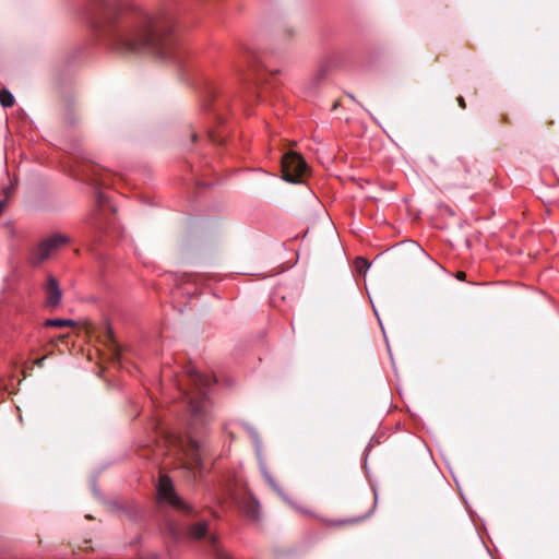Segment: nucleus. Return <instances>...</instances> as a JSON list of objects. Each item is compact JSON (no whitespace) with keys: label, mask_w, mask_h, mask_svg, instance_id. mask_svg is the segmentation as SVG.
<instances>
[{"label":"nucleus","mask_w":559,"mask_h":559,"mask_svg":"<svg viewBox=\"0 0 559 559\" xmlns=\"http://www.w3.org/2000/svg\"><path fill=\"white\" fill-rule=\"evenodd\" d=\"M98 1L100 12L91 20V29L99 45L118 52L146 50L162 60L181 63V49L170 35L174 22L168 13L140 11L122 17L108 0Z\"/></svg>","instance_id":"1"},{"label":"nucleus","mask_w":559,"mask_h":559,"mask_svg":"<svg viewBox=\"0 0 559 559\" xmlns=\"http://www.w3.org/2000/svg\"><path fill=\"white\" fill-rule=\"evenodd\" d=\"M185 380L188 385L183 383V380L175 379L181 408L185 409V414L180 418V428L169 427L160 419H155L152 427L156 442L163 443V447L157 444L158 450H167L169 454L177 455L183 462L185 467L191 469L197 477L195 469L201 474L204 468L203 443L198 437L207 431L213 419L209 391L217 380L194 368L187 371Z\"/></svg>","instance_id":"2"},{"label":"nucleus","mask_w":559,"mask_h":559,"mask_svg":"<svg viewBox=\"0 0 559 559\" xmlns=\"http://www.w3.org/2000/svg\"><path fill=\"white\" fill-rule=\"evenodd\" d=\"M84 180L95 191V205L90 212L86 223L97 237H118L120 227L116 218V207L100 188L109 186V173L98 165H86L82 169Z\"/></svg>","instance_id":"3"},{"label":"nucleus","mask_w":559,"mask_h":559,"mask_svg":"<svg viewBox=\"0 0 559 559\" xmlns=\"http://www.w3.org/2000/svg\"><path fill=\"white\" fill-rule=\"evenodd\" d=\"M164 534L175 544H180L188 539H205L207 552L214 559H235L221 546L217 536L209 533L206 521H199L187 526L167 521L164 526Z\"/></svg>","instance_id":"4"},{"label":"nucleus","mask_w":559,"mask_h":559,"mask_svg":"<svg viewBox=\"0 0 559 559\" xmlns=\"http://www.w3.org/2000/svg\"><path fill=\"white\" fill-rule=\"evenodd\" d=\"M156 489L160 502L167 503L187 514H190L192 512V508L177 495L174 484L169 476L162 474L159 476Z\"/></svg>","instance_id":"5"},{"label":"nucleus","mask_w":559,"mask_h":559,"mask_svg":"<svg viewBox=\"0 0 559 559\" xmlns=\"http://www.w3.org/2000/svg\"><path fill=\"white\" fill-rule=\"evenodd\" d=\"M69 239L61 234H55L39 242L29 254V263L32 265H39L47 260L50 254L58 248L64 246Z\"/></svg>","instance_id":"6"},{"label":"nucleus","mask_w":559,"mask_h":559,"mask_svg":"<svg viewBox=\"0 0 559 559\" xmlns=\"http://www.w3.org/2000/svg\"><path fill=\"white\" fill-rule=\"evenodd\" d=\"M307 171V164L300 154L288 152L282 156V173L284 180L297 183Z\"/></svg>","instance_id":"7"},{"label":"nucleus","mask_w":559,"mask_h":559,"mask_svg":"<svg viewBox=\"0 0 559 559\" xmlns=\"http://www.w3.org/2000/svg\"><path fill=\"white\" fill-rule=\"evenodd\" d=\"M61 289L59 284L52 275H49L47 278V284L45 286V302L46 307L50 309H55L59 306L61 301Z\"/></svg>","instance_id":"8"},{"label":"nucleus","mask_w":559,"mask_h":559,"mask_svg":"<svg viewBox=\"0 0 559 559\" xmlns=\"http://www.w3.org/2000/svg\"><path fill=\"white\" fill-rule=\"evenodd\" d=\"M217 97V91L215 87H209L203 96L202 108L205 111H210L213 114V118L217 121H221L222 118L217 114V105L215 104Z\"/></svg>","instance_id":"9"},{"label":"nucleus","mask_w":559,"mask_h":559,"mask_svg":"<svg viewBox=\"0 0 559 559\" xmlns=\"http://www.w3.org/2000/svg\"><path fill=\"white\" fill-rule=\"evenodd\" d=\"M249 88V92H250V95L248 96V102H258L260 100L261 98V93H260V80L259 79H254V81L252 83H250V85L248 86Z\"/></svg>","instance_id":"10"},{"label":"nucleus","mask_w":559,"mask_h":559,"mask_svg":"<svg viewBox=\"0 0 559 559\" xmlns=\"http://www.w3.org/2000/svg\"><path fill=\"white\" fill-rule=\"evenodd\" d=\"M45 325L51 326V328H64V326H74L75 323H74V321H72L70 319H48V320H46Z\"/></svg>","instance_id":"11"},{"label":"nucleus","mask_w":559,"mask_h":559,"mask_svg":"<svg viewBox=\"0 0 559 559\" xmlns=\"http://www.w3.org/2000/svg\"><path fill=\"white\" fill-rule=\"evenodd\" d=\"M13 190H14V183L11 182L8 187L3 188V190L1 191V194H3V198L0 199V215L2 214V212L5 207L7 201L12 195Z\"/></svg>","instance_id":"12"},{"label":"nucleus","mask_w":559,"mask_h":559,"mask_svg":"<svg viewBox=\"0 0 559 559\" xmlns=\"http://www.w3.org/2000/svg\"><path fill=\"white\" fill-rule=\"evenodd\" d=\"M0 103L3 107H11L14 104V97L9 91L2 90L0 91Z\"/></svg>","instance_id":"13"},{"label":"nucleus","mask_w":559,"mask_h":559,"mask_svg":"<svg viewBox=\"0 0 559 559\" xmlns=\"http://www.w3.org/2000/svg\"><path fill=\"white\" fill-rule=\"evenodd\" d=\"M258 509H259V503L255 500H252L246 506L245 512L248 518L257 519L258 518Z\"/></svg>","instance_id":"14"},{"label":"nucleus","mask_w":559,"mask_h":559,"mask_svg":"<svg viewBox=\"0 0 559 559\" xmlns=\"http://www.w3.org/2000/svg\"><path fill=\"white\" fill-rule=\"evenodd\" d=\"M206 136L213 144L222 145L225 143V139L221 134H216L212 129H207Z\"/></svg>","instance_id":"15"},{"label":"nucleus","mask_w":559,"mask_h":559,"mask_svg":"<svg viewBox=\"0 0 559 559\" xmlns=\"http://www.w3.org/2000/svg\"><path fill=\"white\" fill-rule=\"evenodd\" d=\"M355 267L359 273L366 272L370 267V263L367 259L358 257L355 260Z\"/></svg>","instance_id":"16"},{"label":"nucleus","mask_w":559,"mask_h":559,"mask_svg":"<svg viewBox=\"0 0 559 559\" xmlns=\"http://www.w3.org/2000/svg\"><path fill=\"white\" fill-rule=\"evenodd\" d=\"M263 474H264L265 479H266V480H267V483L270 484V486H271L275 491H277V492H278V495H281V496H283V497H284L283 492H282V491H281V489L278 488V486H277V484L275 483V480L271 477V475H270L267 472H265V471L263 472Z\"/></svg>","instance_id":"17"},{"label":"nucleus","mask_w":559,"mask_h":559,"mask_svg":"<svg viewBox=\"0 0 559 559\" xmlns=\"http://www.w3.org/2000/svg\"><path fill=\"white\" fill-rule=\"evenodd\" d=\"M457 103H459L460 107H462V108L466 107L465 99L462 96H460L457 98Z\"/></svg>","instance_id":"18"},{"label":"nucleus","mask_w":559,"mask_h":559,"mask_svg":"<svg viewBox=\"0 0 559 559\" xmlns=\"http://www.w3.org/2000/svg\"><path fill=\"white\" fill-rule=\"evenodd\" d=\"M456 277L460 280V281H463L465 280V273L464 272H459Z\"/></svg>","instance_id":"19"},{"label":"nucleus","mask_w":559,"mask_h":559,"mask_svg":"<svg viewBox=\"0 0 559 559\" xmlns=\"http://www.w3.org/2000/svg\"><path fill=\"white\" fill-rule=\"evenodd\" d=\"M44 360H45V357H43V358L38 359V360L36 361V364H37L39 367H41V366H43Z\"/></svg>","instance_id":"20"},{"label":"nucleus","mask_w":559,"mask_h":559,"mask_svg":"<svg viewBox=\"0 0 559 559\" xmlns=\"http://www.w3.org/2000/svg\"><path fill=\"white\" fill-rule=\"evenodd\" d=\"M107 331H108L109 336L112 337V331H111L110 326H107Z\"/></svg>","instance_id":"21"},{"label":"nucleus","mask_w":559,"mask_h":559,"mask_svg":"<svg viewBox=\"0 0 559 559\" xmlns=\"http://www.w3.org/2000/svg\"><path fill=\"white\" fill-rule=\"evenodd\" d=\"M356 521H357V520H346V521H344V523H354V522H356Z\"/></svg>","instance_id":"22"},{"label":"nucleus","mask_w":559,"mask_h":559,"mask_svg":"<svg viewBox=\"0 0 559 559\" xmlns=\"http://www.w3.org/2000/svg\"><path fill=\"white\" fill-rule=\"evenodd\" d=\"M197 136H198V134H197V133H193V134H192V139H193V140H195V139H197Z\"/></svg>","instance_id":"23"}]
</instances>
